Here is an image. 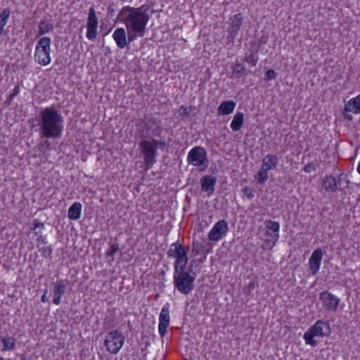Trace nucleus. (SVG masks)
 I'll return each instance as SVG.
<instances>
[{
	"mask_svg": "<svg viewBox=\"0 0 360 360\" xmlns=\"http://www.w3.org/2000/svg\"><path fill=\"white\" fill-rule=\"evenodd\" d=\"M112 37L119 48L123 49L127 46V36L124 28L116 29Z\"/></svg>",
	"mask_w": 360,
	"mask_h": 360,
	"instance_id": "6ab92c4d",
	"label": "nucleus"
},
{
	"mask_svg": "<svg viewBox=\"0 0 360 360\" xmlns=\"http://www.w3.org/2000/svg\"><path fill=\"white\" fill-rule=\"evenodd\" d=\"M229 229L228 223L221 219L217 221L208 234V238L211 241H218L223 236L226 235Z\"/></svg>",
	"mask_w": 360,
	"mask_h": 360,
	"instance_id": "9d476101",
	"label": "nucleus"
},
{
	"mask_svg": "<svg viewBox=\"0 0 360 360\" xmlns=\"http://www.w3.org/2000/svg\"><path fill=\"white\" fill-rule=\"evenodd\" d=\"M210 170L212 171V172L214 173V172H217V169L216 167H211Z\"/></svg>",
	"mask_w": 360,
	"mask_h": 360,
	"instance_id": "8fccbe9b",
	"label": "nucleus"
},
{
	"mask_svg": "<svg viewBox=\"0 0 360 360\" xmlns=\"http://www.w3.org/2000/svg\"><path fill=\"white\" fill-rule=\"evenodd\" d=\"M304 170L305 172L309 173V172H311L313 171H315L316 170V167H315L314 164L309 163V164H307V165H306L304 166Z\"/></svg>",
	"mask_w": 360,
	"mask_h": 360,
	"instance_id": "e433bc0d",
	"label": "nucleus"
},
{
	"mask_svg": "<svg viewBox=\"0 0 360 360\" xmlns=\"http://www.w3.org/2000/svg\"><path fill=\"white\" fill-rule=\"evenodd\" d=\"M139 148L144 156V163L148 167H151L156 162L158 155L155 146L149 140H142L139 143Z\"/></svg>",
	"mask_w": 360,
	"mask_h": 360,
	"instance_id": "6e6552de",
	"label": "nucleus"
},
{
	"mask_svg": "<svg viewBox=\"0 0 360 360\" xmlns=\"http://www.w3.org/2000/svg\"><path fill=\"white\" fill-rule=\"evenodd\" d=\"M236 105L233 101L229 100L223 101L217 108V113L221 115H227L233 112Z\"/></svg>",
	"mask_w": 360,
	"mask_h": 360,
	"instance_id": "aec40b11",
	"label": "nucleus"
},
{
	"mask_svg": "<svg viewBox=\"0 0 360 360\" xmlns=\"http://www.w3.org/2000/svg\"><path fill=\"white\" fill-rule=\"evenodd\" d=\"M127 39L129 42L134 41L138 37H143L145 34H140L129 27H127Z\"/></svg>",
	"mask_w": 360,
	"mask_h": 360,
	"instance_id": "c85d7f7f",
	"label": "nucleus"
},
{
	"mask_svg": "<svg viewBox=\"0 0 360 360\" xmlns=\"http://www.w3.org/2000/svg\"><path fill=\"white\" fill-rule=\"evenodd\" d=\"M201 246L200 245H195L193 244L192 252L194 253L195 255H198L200 253V248Z\"/></svg>",
	"mask_w": 360,
	"mask_h": 360,
	"instance_id": "58836bf2",
	"label": "nucleus"
},
{
	"mask_svg": "<svg viewBox=\"0 0 360 360\" xmlns=\"http://www.w3.org/2000/svg\"><path fill=\"white\" fill-rule=\"evenodd\" d=\"M169 257L175 258L174 270L177 272L179 268L186 267L188 264L187 252L183 245L173 243L167 251Z\"/></svg>",
	"mask_w": 360,
	"mask_h": 360,
	"instance_id": "423d86ee",
	"label": "nucleus"
},
{
	"mask_svg": "<svg viewBox=\"0 0 360 360\" xmlns=\"http://www.w3.org/2000/svg\"><path fill=\"white\" fill-rule=\"evenodd\" d=\"M195 262V260L191 262V263L189 264V269H188L189 271L188 272L193 273L192 267L194 266Z\"/></svg>",
	"mask_w": 360,
	"mask_h": 360,
	"instance_id": "a18cd8bd",
	"label": "nucleus"
},
{
	"mask_svg": "<svg viewBox=\"0 0 360 360\" xmlns=\"http://www.w3.org/2000/svg\"><path fill=\"white\" fill-rule=\"evenodd\" d=\"M242 192L243 193V195L250 200L254 198L252 190L251 188L248 186H245L244 188H243Z\"/></svg>",
	"mask_w": 360,
	"mask_h": 360,
	"instance_id": "473e14b6",
	"label": "nucleus"
},
{
	"mask_svg": "<svg viewBox=\"0 0 360 360\" xmlns=\"http://www.w3.org/2000/svg\"><path fill=\"white\" fill-rule=\"evenodd\" d=\"M309 330L317 337L326 336L330 333V327L326 322L318 321Z\"/></svg>",
	"mask_w": 360,
	"mask_h": 360,
	"instance_id": "dca6fc26",
	"label": "nucleus"
},
{
	"mask_svg": "<svg viewBox=\"0 0 360 360\" xmlns=\"http://www.w3.org/2000/svg\"><path fill=\"white\" fill-rule=\"evenodd\" d=\"M271 79H272L275 77V73H274V70H272L271 71Z\"/></svg>",
	"mask_w": 360,
	"mask_h": 360,
	"instance_id": "3c124183",
	"label": "nucleus"
},
{
	"mask_svg": "<svg viewBox=\"0 0 360 360\" xmlns=\"http://www.w3.org/2000/svg\"><path fill=\"white\" fill-rule=\"evenodd\" d=\"M40 238H41V236H40ZM41 240L42 243H44V244H46L47 243V241L44 238H38L37 239V240Z\"/></svg>",
	"mask_w": 360,
	"mask_h": 360,
	"instance_id": "de8ad7c7",
	"label": "nucleus"
},
{
	"mask_svg": "<svg viewBox=\"0 0 360 360\" xmlns=\"http://www.w3.org/2000/svg\"><path fill=\"white\" fill-rule=\"evenodd\" d=\"M266 228L267 229L266 233H268L269 229H270V226L269 225V224H270V221H268L266 220Z\"/></svg>",
	"mask_w": 360,
	"mask_h": 360,
	"instance_id": "09e8293b",
	"label": "nucleus"
},
{
	"mask_svg": "<svg viewBox=\"0 0 360 360\" xmlns=\"http://www.w3.org/2000/svg\"><path fill=\"white\" fill-rule=\"evenodd\" d=\"M151 142L155 146V149L160 148L161 150H163L166 146V143L162 140H157V139H153L151 140Z\"/></svg>",
	"mask_w": 360,
	"mask_h": 360,
	"instance_id": "72a5a7b5",
	"label": "nucleus"
},
{
	"mask_svg": "<svg viewBox=\"0 0 360 360\" xmlns=\"http://www.w3.org/2000/svg\"><path fill=\"white\" fill-rule=\"evenodd\" d=\"M269 240L267 238L264 239V242L262 245V248L266 250H269L270 248H269Z\"/></svg>",
	"mask_w": 360,
	"mask_h": 360,
	"instance_id": "a19ab883",
	"label": "nucleus"
},
{
	"mask_svg": "<svg viewBox=\"0 0 360 360\" xmlns=\"http://www.w3.org/2000/svg\"><path fill=\"white\" fill-rule=\"evenodd\" d=\"M33 229L36 230L38 227H44V223L41 222L39 219H35L33 222Z\"/></svg>",
	"mask_w": 360,
	"mask_h": 360,
	"instance_id": "4c0bfd02",
	"label": "nucleus"
},
{
	"mask_svg": "<svg viewBox=\"0 0 360 360\" xmlns=\"http://www.w3.org/2000/svg\"><path fill=\"white\" fill-rule=\"evenodd\" d=\"M323 255V253L320 248L316 249L311 255L309 265L310 271L313 275L316 274L320 269Z\"/></svg>",
	"mask_w": 360,
	"mask_h": 360,
	"instance_id": "f8f14e48",
	"label": "nucleus"
},
{
	"mask_svg": "<svg viewBox=\"0 0 360 360\" xmlns=\"http://www.w3.org/2000/svg\"><path fill=\"white\" fill-rule=\"evenodd\" d=\"M179 115H184V116H188V112L187 110V108L186 107H184V105H182L181 108H180V110H179Z\"/></svg>",
	"mask_w": 360,
	"mask_h": 360,
	"instance_id": "ea45409f",
	"label": "nucleus"
},
{
	"mask_svg": "<svg viewBox=\"0 0 360 360\" xmlns=\"http://www.w3.org/2000/svg\"><path fill=\"white\" fill-rule=\"evenodd\" d=\"M344 110L353 113L360 114V94L346 103L345 104Z\"/></svg>",
	"mask_w": 360,
	"mask_h": 360,
	"instance_id": "412c9836",
	"label": "nucleus"
},
{
	"mask_svg": "<svg viewBox=\"0 0 360 360\" xmlns=\"http://www.w3.org/2000/svg\"><path fill=\"white\" fill-rule=\"evenodd\" d=\"M38 35L45 34L53 30V25L47 20H41L38 26Z\"/></svg>",
	"mask_w": 360,
	"mask_h": 360,
	"instance_id": "a878e982",
	"label": "nucleus"
},
{
	"mask_svg": "<svg viewBox=\"0 0 360 360\" xmlns=\"http://www.w3.org/2000/svg\"><path fill=\"white\" fill-rule=\"evenodd\" d=\"M98 20L96 15L95 10L93 7L90 8L87 18V32L86 37L89 40H94L97 36V27Z\"/></svg>",
	"mask_w": 360,
	"mask_h": 360,
	"instance_id": "1a4fd4ad",
	"label": "nucleus"
},
{
	"mask_svg": "<svg viewBox=\"0 0 360 360\" xmlns=\"http://www.w3.org/2000/svg\"><path fill=\"white\" fill-rule=\"evenodd\" d=\"M231 23L229 30V37L231 39H234L237 36L238 32L243 24V18L240 13H237L234 15L233 17L231 18Z\"/></svg>",
	"mask_w": 360,
	"mask_h": 360,
	"instance_id": "a211bd4d",
	"label": "nucleus"
},
{
	"mask_svg": "<svg viewBox=\"0 0 360 360\" xmlns=\"http://www.w3.org/2000/svg\"><path fill=\"white\" fill-rule=\"evenodd\" d=\"M257 60V58H256L255 55L253 53H250V55H246V56H245V61L248 63L252 64V65H255L256 64Z\"/></svg>",
	"mask_w": 360,
	"mask_h": 360,
	"instance_id": "c9c22d12",
	"label": "nucleus"
},
{
	"mask_svg": "<svg viewBox=\"0 0 360 360\" xmlns=\"http://www.w3.org/2000/svg\"><path fill=\"white\" fill-rule=\"evenodd\" d=\"M124 342V337L118 330H112L105 336L104 345L107 350L112 354H117L122 348Z\"/></svg>",
	"mask_w": 360,
	"mask_h": 360,
	"instance_id": "0eeeda50",
	"label": "nucleus"
},
{
	"mask_svg": "<svg viewBox=\"0 0 360 360\" xmlns=\"http://www.w3.org/2000/svg\"><path fill=\"white\" fill-rule=\"evenodd\" d=\"M344 112H345V115H344L345 118L349 121H352L353 120V117L351 114H349L350 112L345 111V110H344Z\"/></svg>",
	"mask_w": 360,
	"mask_h": 360,
	"instance_id": "79ce46f5",
	"label": "nucleus"
},
{
	"mask_svg": "<svg viewBox=\"0 0 360 360\" xmlns=\"http://www.w3.org/2000/svg\"><path fill=\"white\" fill-rule=\"evenodd\" d=\"M244 67L240 63H236L233 67V72L237 76L240 77L244 72Z\"/></svg>",
	"mask_w": 360,
	"mask_h": 360,
	"instance_id": "7c9ffc66",
	"label": "nucleus"
},
{
	"mask_svg": "<svg viewBox=\"0 0 360 360\" xmlns=\"http://www.w3.org/2000/svg\"><path fill=\"white\" fill-rule=\"evenodd\" d=\"M270 76H271L270 70H268L265 72V79H266V80L270 79Z\"/></svg>",
	"mask_w": 360,
	"mask_h": 360,
	"instance_id": "c03bdc74",
	"label": "nucleus"
},
{
	"mask_svg": "<svg viewBox=\"0 0 360 360\" xmlns=\"http://www.w3.org/2000/svg\"><path fill=\"white\" fill-rule=\"evenodd\" d=\"M66 290V285L63 280L57 281L53 285V304L58 305L61 302V297L65 295Z\"/></svg>",
	"mask_w": 360,
	"mask_h": 360,
	"instance_id": "4468645a",
	"label": "nucleus"
},
{
	"mask_svg": "<svg viewBox=\"0 0 360 360\" xmlns=\"http://www.w3.org/2000/svg\"><path fill=\"white\" fill-rule=\"evenodd\" d=\"M271 167L274 165H275L276 163H277V159L275 157H272L271 156Z\"/></svg>",
	"mask_w": 360,
	"mask_h": 360,
	"instance_id": "49530a36",
	"label": "nucleus"
},
{
	"mask_svg": "<svg viewBox=\"0 0 360 360\" xmlns=\"http://www.w3.org/2000/svg\"><path fill=\"white\" fill-rule=\"evenodd\" d=\"M51 39L47 37L41 38L37 43L34 52V60L41 65H47L51 61Z\"/></svg>",
	"mask_w": 360,
	"mask_h": 360,
	"instance_id": "20e7f679",
	"label": "nucleus"
},
{
	"mask_svg": "<svg viewBox=\"0 0 360 360\" xmlns=\"http://www.w3.org/2000/svg\"><path fill=\"white\" fill-rule=\"evenodd\" d=\"M64 119L60 112L53 106L40 110L39 117L30 119L29 123L39 126L40 136L46 139H60L63 131Z\"/></svg>",
	"mask_w": 360,
	"mask_h": 360,
	"instance_id": "f257e3e1",
	"label": "nucleus"
},
{
	"mask_svg": "<svg viewBox=\"0 0 360 360\" xmlns=\"http://www.w3.org/2000/svg\"><path fill=\"white\" fill-rule=\"evenodd\" d=\"M342 176H343L342 174L340 176V180L342 178Z\"/></svg>",
	"mask_w": 360,
	"mask_h": 360,
	"instance_id": "603ef678",
	"label": "nucleus"
},
{
	"mask_svg": "<svg viewBox=\"0 0 360 360\" xmlns=\"http://www.w3.org/2000/svg\"><path fill=\"white\" fill-rule=\"evenodd\" d=\"M323 187L326 191H335L338 188L337 181L334 176H326L323 181Z\"/></svg>",
	"mask_w": 360,
	"mask_h": 360,
	"instance_id": "393cba45",
	"label": "nucleus"
},
{
	"mask_svg": "<svg viewBox=\"0 0 360 360\" xmlns=\"http://www.w3.org/2000/svg\"><path fill=\"white\" fill-rule=\"evenodd\" d=\"M244 122V115L241 112L235 114L232 122H231V128L233 131H238L240 129Z\"/></svg>",
	"mask_w": 360,
	"mask_h": 360,
	"instance_id": "b1692460",
	"label": "nucleus"
},
{
	"mask_svg": "<svg viewBox=\"0 0 360 360\" xmlns=\"http://www.w3.org/2000/svg\"><path fill=\"white\" fill-rule=\"evenodd\" d=\"M202 190L208 195L214 193L215 185L217 184V178L210 175H206L200 179Z\"/></svg>",
	"mask_w": 360,
	"mask_h": 360,
	"instance_id": "f3484780",
	"label": "nucleus"
},
{
	"mask_svg": "<svg viewBox=\"0 0 360 360\" xmlns=\"http://www.w3.org/2000/svg\"><path fill=\"white\" fill-rule=\"evenodd\" d=\"M189 164L199 167L200 172L206 169L209 164L206 150L201 146H195L189 152L187 156Z\"/></svg>",
	"mask_w": 360,
	"mask_h": 360,
	"instance_id": "39448f33",
	"label": "nucleus"
},
{
	"mask_svg": "<svg viewBox=\"0 0 360 360\" xmlns=\"http://www.w3.org/2000/svg\"><path fill=\"white\" fill-rule=\"evenodd\" d=\"M279 224L277 222L271 221V231H273L274 233L271 234V242L273 241L274 244L276 241H277L278 238V231H279Z\"/></svg>",
	"mask_w": 360,
	"mask_h": 360,
	"instance_id": "cd10ccee",
	"label": "nucleus"
},
{
	"mask_svg": "<svg viewBox=\"0 0 360 360\" xmlns=\"http://www.w3.org/2000/svg\"><path fill=\"white\" fill-rule=\"evenodd\" d=\"M120 250V246L117 243L111 244L109 249L107 250L105 253V256L107 257H111L112 261H114V255L116 252Z\"/></svg>",
	"mask_w": 360,
	"mask_h": 360,
	"instance_id": "bb28decb",
	"label": "nucleus"
},
{
	"mask_svg": "<svg viewBox=\"0 0 360 360\" xmlns=\"http://www.w3.org/2000/svg\"><path fill=\"white\" fill-rule=\"evenodd\" d=\"M159 321L158 330L160 335L162 338L165 335L169 324V311L167 307L165 306L162 309Z\"/></svg>",
	"mask_w": 360,
	"mask_h": 360,
	"instance_id": "ddd939ff",
	"label": "nucleus"
},
{
	"mask_svg": "<svg viewBox=\"0 0 360 360\" xmlns=\"http://www.w3.org/2000/svg\"><path fill=\"white\" fill-rule=\"evenodd\" d=\"M320 300L324 307L330 311H335L340 303V299L331 293L324 291L320 294Z\"/></svg>",
	"mask_w": 360,
	"mask_h": 360,
	"instance_id": "9b49d317",
	"label": "nucleus"
},
{
	"mask_svg": "<svg viewBox=\"0 0 360 360\" xmlns=\"http://www.w3.org/2000/svg\"><path fill=\"white\" fill-rule=\"evenodd\" d=\"M149 6L143 5L139 8L125 6L118 14V18L129 27L140 34H145L146 26L150 15L147 13Z\"/></svg>",
	"mask_w": 360,
	"mask_h": 360,
	"instance_id": "f03ea898",
	"label": "nucleus"
},
{
	"mask_svg": "<svg viewBox=\"0 0 360 360\" xmlns=\"http://www.w3.org/2000/svg\"><path fill=\"white\" fill-rule=\"evenodd\" d=\"M195 273L191 274L186 271V267L179 268L174 272V285L183 295L190 294L194 288Z\"/></svg>",
	"mask_w": 360,
	"mask_h": 360,
	"instance_id": "7ed1b4c3",
	"label": "nucleus"
},
{
	"mask_svg": "<svg viewBox=\"0 0 360 360\" xmlns=\"http://www.w3.org/2000/svg\"><path fill=\"white\" fill-rule=\"evenodd\" d=\"M82 214V205L80 202H74L68 209V218L71 220H77Z\"/></svg>",
	"mask_w": 360,
	"mask_h": 360,
	"instance_id": "5701e85b",
	"label": "nucleus"
},
{
	"mask_svg": "<svg viewBox=\"0 0 360 360\" xmlns=\"http://www.w3.org/2000/svg\"><path fill=\"white\" fill-rule=\"evenodd\" d=\"M15 347V339L11 336H0V349L1 351L13 350Z\"/></svg>",
	"mask_w": 360,
	"mask_h": 360,
	"instance_id": "4be33fe9",
	"label": "nucleus"
},
{
	"mask_svg": "<svg viewBox=\"0 0 360 360\" xmlns=\"http://www.w3.org/2000/svg\"><path fill=\"white\" fill-rule=\"evenodd\" d=\"M47 290H45L44 295L41 297V300L42 302H49V298L46 297Z\"/></svg>",
	"mask_w": 360,
	"mask_h": 360,
	"instance_id": "37998d69",
	"label": "nucleus"
},
{
	"mask_svg": "<svg viewBox=\"0 0 360 360\" xmlns=\"http://www.w3.org/2000/svg\"><path fill=\"white\" fill-rule=\"evenodd\" d=\"M39 251L41 252V255L45 257H51V255L53 252V249L51 246H44L39 249Z\"/></svg>",
	"mask_w": 360,
	"mask_h": 360,
	"instance_id": "2f4dec72",
	"label": "nucleus"
},
{
	"mask_svg": "<svg viewBox=\"0 0 360 360\" xmlns=\"http://www.w3.org/2000/svg\"><path fill=\"white\" fill-rule=\"evenodd\" d=\"M270 169V155H266L263 160V165L255 176L257 183L263 184L268 178V171Z\"/></svg>",
	"mask_w": 360,
	"mask_h": 360,
	"instance_id": "2eb2a0df",
	"label": "nucleus"
},
{
	"mask_svg": "<svg viewBox=\"0 0 360 360\" xmlns=\"http://www.w3.org/2000/svg\"><path fill=\"white\" fill-rule=\"evenodd\" d=\"M314 337H316L315 335H313L310 330L306 332L304 335V338L307 344L310 345L311 346H316L317 342L314 340Z\"/></svg>",
	"mask_w": 360,
	"mask_h": 360,
	"instance_id": "c756f323",
	"label": "nucleus"
},
{
	"mask_svg": "<svg viewBox=\"0 0 360 360\" xmlns=\"http://www.w3.org/2000/svg\"><path fill=\"white\" fill-rule=\"evenodd\" d=\"M20 92V86L18 85L15 86L13 92L11 94L8 96V98L6 100V102L10 103L11 101L19 94Z\"/></svg>",
	"mask_w": 360,
	"mask_h": 360,
	"instance_id": "f704fd0d",
	"label": "nucleus"
}]
</instances>
